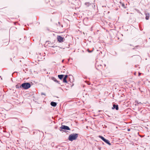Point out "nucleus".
<instances>
[{"mask_svg": "<svg viewBox=\"0 0 150 150\" xmlns=\"http://www.w3.org/2000/svg\"><path fill=\"white\" fill-rule=\"evenodd\" d=\"M135 103L137 104H139V102L137 100L135 101Z\"/></svg>", "mask_w": 150, "mask_h": 150, "instance_id": "nucleus-16", "label": "nucleus"}, {"mask_svg": "<svg viewBox=\"0 0 150 150\" xmlns=\"http://www.w3.org/2000/svg\"><path fill=\"white\" fill-rule=\"evenodd\" d=\"M141 74V73H139V76Z\"/></svg>", "mask_w": 150, "mask_h": 150, "instance_id": "nucleus-21", "label": "nucleus"}, {"mask_svg": "<svg viewBox=\"0 0 150 150\" xmlns=\"http://www.w3.org/2000/svg\"><path fill=\"white\" fill-rule=\"evenodd\" d=\"M63 82L64 83H67V79H65V78H63Z\"/></svg>", "mask_w": 150, "mask_h": 150, "instance_id": "nucleus-14", "label": "nucleus"}, {"mask_svg": "<svg viewBox=\"0 0 150 150\" xmlns=\"http://www.w3.org/2000/svg\"><path fill=\"white\" fill-rule=\"evenodd\" d=\"M64 37H62L61 36L58 35L57 36V39L58 41L60 42H62L64 41Z\"/></svg>", "mask_w": 150, "mask_h": 150, "instance_id": "nucleus-4", "label": "nucleus"}, {"mask_svg": "<svg viewBox=\"0 0 150 150\" xmlns=\"http://www.w3.org/2000/svg\"><path fill=\"white\" fill-rule=\"evenodd\" d=\"M120 5H121L123 7V8H126V7L124 3H122L121 2H120Z\"/></svg>", "mask_w": 150, "mask_h": 150, "instance_id": "nucleus-9", "label": "nucleus"}, {"mask_svg": "<svg viewBox=\"0 0 150 150\" xmlns=\"http://www.w3.org/2000/svg\"><path fill=\"white\" fill-rule=\"evenodd\" d=\"M128 131H130V129H128Z\"/></svg>", "mask_w": 150, "mask_h": 150, "instance_id": "nucleus-22", "label": "nucleus"}, {"mask_svg": "<svg viewBox=\"0 0 150 150\" xmlns=\"http://www.w3.org/2000/svg\"><path fill=\"white\" fill-rule=\"evenodd\" d=\"M104 141L106 143L108 144L109 145H111V144L110 143V142L108 140L105 139Z\"/></svg>", "mask_w": 150, "mask_h": 150, "instance_id": "nucleus-8", "label": "nucleus"}, {"mask_svg": "<svg viewBox=\"0 0 150 150\" xmlns=\"http://www.w3.org/2000/svg\"><path fill=\"white\" fill-rule=\"evenodd\" d=\"M30 87V84L28 83H22L20 86V88H23L25 89H27Z\"/></svg>", "mask_w": 150, "mask_h": 150, "instance_id": "nucleus-2", "label": "nucleus"}, {"mask_svg": "<svg viewBox=\"0 0 150 150\" xmlns=\"http://www.w3.org/2000/svg\"><path fill=\"white\" fill-rule=\"evenodd\" d=\"M139 104H142V103L140 102H139Z\"/></svg>", "mask_w": 150, "mask_h": 150, "instance_id": "nucleus-20", "label": "nucleus"}, {"mask_svg": "<svg viewBox=\"0 0 150 150\" xmlns=\"http://www.w3.org/2000/svg\"><path fill=\"white\" fill-rule=\"evenodd\" d=\"M64 60H62V62H63Z\"/></svg>", "mask_w": 150, "mask_h": 150, "instance_id": "nucleus-24", "label": "nucleus"}, {"mask_svg": "<svg viewBox=\"0 0 150 150\" xmlns=\"http://www.w3.org/2000/svg\"><path fill=\"white\" fill-rule=\"evenodd\" d=\"M85 4L88 7L91 5V4L89 2H86L85 3Z\"/></svg>", "mask_w": 150, "mask_h": 150, "instance_id": "nucleus-13", "label": "nucleus"}, {"mask_svg": "<svg viewBox=\"0 0 150 150\" xmlns=\"http://www.w3.org/2000/svg\"><path fill=\"white\" fill-rule=\"evenodd\" d=\"M78 136V134L76 133L71 134L69 136L68 139L70 141H72L76 139Z\"/></svg>", "mask_w": 150, "mask_h": 150, "instance_id": "nucleus-1", "label": "nucleus"}, {"mask_svg": "<svg viewBox=\"0 0 150 150\" xmlns=\"http://www.w3.org/2000/svg\"><path fill=\"white\" fill-rule=\"evenodd\" d=\"M16 88H20V87H19V86L18 85H17L16 86Z\"/></svg>", "mask_w": 150, "mask_h": 150, "instance_id": "nucleus-17", "label": "nucleus"}, {"mask_svg": "<svg viewBox=\"0 0 150 150\" xmlns=\"http://www.w3.org/2000/svg\"><path fill=\"white\" fill-rule=\"evenodd\" d=\"M101 111V110H99L98 111V112H100Z\"/></svg>", "mask_w": 150, "mask_h": 150, "instance_id": "nucleus-23", "label": "nucleus"}, {"mask_svg": "<svg viewBox=\"0 0 150 150\" xmlns=\"http://www.w3.org/2000/svg\"><path fill=\"white\" fill-rule=\"evenodd\" d=\"M51 105L53 107H55L57 105V103L55 102H52L50 103Z\"/></svg>", "mask_w": 150, "mask_h": 150, "instance_id": "nucleus-7", "label": "nucleus"}, {"mask_svg": "<svg viewBox=\"0 0 150 150\" xmlns=\"http://www.w3.org/2000/svg\"><path fill=\"white\" fill-rule=\"evenodd\" d=\"M145 14L146 15V19L147 20H148L149 17V13L147 12H145Z\"/></svg>", "mask_w": 150, "mask_h": 150, "instance_id": "nucleus-6", "label": "nucleus"}, {"mask_svg": "<svg viewBox=\"0 0 150 150\" xmlns=\"http://www.w3.org/2000/svg\"><path fill=\"white\" fill-rule=\"evenodd\" d=\"M98 137L102 139L103 141L105 139L104 137L100 135H99Z\"/></svg>", "mask_w": 150, "mask_h": 150, "instance_id": "nucleus-12", "label": "nucleus"}, {"mask_svg": "<svg viewBox=\"0 0 150 150\" xmlns=\"http://www.w3.org/2000/svg\"><path fill=\"white\" fill-rule=\"evenodd\" d=\"M112 108V109H115L116 110H118L119 109L118 105L113 104V107Z\"/></svg>", "mask_w": 150, "mask_h": 150, "instance_id": "nucleus-5", "label": "nucleus"}, {"mask_svg": "<svg viewBox=\"0 0 150 150\" xmlns=\"http://www.w3.org/2000/svg\"><path fill=\"white\" fill-rule=\"evenodd\" d=\"M60 128L62 129L70 130V129L69 127L64 125H62Z\"/></svg>", "mask_w": 150, "mask_h": 150, "instance_id": "nucleus-3", "label": "nucleus"}, {"mask_svg": "<svg viewBox=\"0 0 150 150\" xmlns=\"http://www.w3.org/2000/svg\"><path fill=\"white\" fill-rule=\"evenodd\" d=\"M52 79L54 81L56 82L57 83H58V81L54 77H52Z\"/></svg>", "mask_w": 150, "mask_h": 150, "instance_id": "nucleus-11", "label": "nucleus"}, {"mask_svg": "<svg viewBox=\"0 0 150 150\" xmlns=\"http://www.w3.org/2000/svg\"><path fill=\"white\" fill-rule=\"evenodd\" d=\"M64 76V75L62 74L59 75L58 76L60 79H62L63 78Z\"/></svg>", "mask_w": 150, "mask_h": 150, "instance_id": "nucleus-10", "label": "nucleus"}, {"mask_svg": "<svg viewBox=\"0 0 150 150\" xmlns=\"http://www.w3.org/2000/svg\"><path fill=\"white\" fill-rule=\"evenodd\" d=\"M88 52H92V51H90L88 49Z\"/></svg>", "mask_w": 150, "mask_h": 150, "instance_id": "nucleus-18", "label": "nucleus"}, {"mask_svg": "<svg viewBox=\"0 0 150 150\" xmlns=\"http://www.w3.org/2000/svg\"><path fill=\"white\" fill-rule=\"evenodd\" d=\"M41 95H45V93H41Z\"/></svg>", "mask_w": 150, "mask_h": 150, "instance_id": "nucleus-19", "label": "nucleus"}, {"mask_svg": "<svg viewBox=\"0 0 150 150\" xmlns=\"http://www.w3.org/2000/svg\"><path fill=\"white\" fill-rule=\"evenodd\" d=\"M68 77V75H64V78H65V79H67V77Z\"/></svg>", "mask_w": 150, "mask_h": 150, "instance_id": "nucleus-15", "label": "nucleus"}]
</instances>
